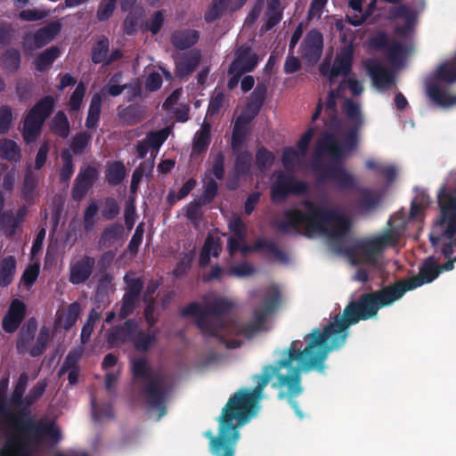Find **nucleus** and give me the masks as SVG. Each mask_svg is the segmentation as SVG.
<instances>
[{
	"instance_id": "1",
	"label": "nucleus",
	"mask_w": 456,
	"mask_h": 456,
	"mask_svg": "<svg viewBox=\"0 0 456 456\" xmlns=\"http://www.w3.org/2000/svg\"><path fill=\"white\" fill-rule=\"evenodd\" d=\"M403 290L397 285H387L370 293L360 295L357 300L351 301L344 309L343 314H336L334 321L324 326L322 330L314 329L304 337L306 346L302 348L301 340H293L284 356L280 360V365L285 366L289 376H279V386L288 385L290 398L300 395L302 386V372L317 370L322 373L325 361L330 351L338 349L346 343L347 329L361 320L375 317L380 308L393 305L403 297Z\"/></svg>"
},
{
	"instance_id": "2",
	"label": "nucleus",
	"mask_w": 456,
	"mask_h": 456,
	"mask_svg": "<svg viewBox=\"0 0 456 456\" xmlns=\"http://www.w3.org/2000/svg\"><path fill=\"white\" fill-rule=\"evenodd\" d=\"M256 296L261 297L262 302L253 310V319L248 322L228 319L235 308V304L224 297H215L205 301L204 307L199 302H191L181 309L180 315L195 317V324L203 336L218 338L227 348H237L242 342L237 338H228L242 336L252 338L267 330L268 318L281 304V293L275 285L256 293Z\"/></svg>"
},
{
	"instance_id": "3",
	"label": "nucleus",
	"mask_w": 456,
	"mask_h": 456,
	"mask_svg": "<svg viewBox=\"0 0 456 456\" xmlns=\"http://www.w3.org/2000/svg\"><path fill=\"white\" fill-rule=\"evenodd\" d=\"M283 368L285 366L280 365V360L274 364L265 365L261 374L253 376L256 387L252 390L240 388L228 399L218 418L217 435L214 436L211 430L204 433V436L209 439L208 448L213 456H235L240 437V428L256 415L263 391L273 377H276V382L273 384V387L279 389L278 399L286 400L295 413L303 418V412L296 400L299 395L290 398L287 395L288 385H278L279 376H289V371L287 374L281 373Z\"/></svg>"
},
{
	"instance_id": "4",
	"label": "nucleus",
	"mask_w": 456,
	"mask_h": 456,
	"mask_svg": "<svg viewBox=\"0 0 456 456\" xmlns=\"http://www.w3.org/2000/svg\"><path fill=\"white\" fill-rule=\"evenodd\" d=\"M342 109L346 116L349 127L341 142L333 133L325 132L321 135L316 143L313 169L319 175V181L330 180L341 190L355 191L358 187L357 179L342 164L323 169L320 160L322 155L328 154L333 160L340 161L346 153L354 151L358 146L359 132L364 123L361 105L351 98H346L343 102Z\"/></svg>"
},
{
	"instance_id": "5",
	"label": "nucleus",
	"mask_w": 456,
	"mask_h": 456,
	"mask_svg": "<svg viewBox=\"0 0 456 456\" xmlns=\"http://www.w3.org/2000/svg\"><path fill=\"white\" fill-rule=\"evenodd\" d=\"M301 205L305 211L293 208L283 213L284 219L279 221L276 228L282 233L291 230L297 231L305 225V232H318L338 241L346 236L351 228V219L336 209H326L322 205L309 200H303Z\"/></svg>"
},
{
	"instance_id": "6",
	"label": "nucleus",
	"mask_w": 456,
	"mask_h": 456,
	"mask_svg": "<svg viewBox=\"0 0 456 456\" xmlns=\"http://www.w3.org/2000/svg\"><path fill=\"white\" fill-rule=\"evenodd\" d=\"M12 418L17 435L5 439L0 456H30V445L39 444L44 437L53 444L61 439V433L53 422L34 420L25 409Z\"/></svg>"
},
{
	"instance_id": "7",
	"label": "nucleus",
	"mask_w": 456,
	"mask_h": 456,
	"mask_svg": "<svg viewBox=\"0 0 456 456\" xmlns=\"http://www.w3.org/2000/svg\"><path fill=\"white\" fill-rule=\"evenodd\" d=\"M438 204L440 216L429 235V240L435 248L441 244V253L449 256L456 245V196L446 184L439 190Z\"/></svg>"
},
{
	"instance_id": "8",
	"label": "nucleus",
	"mask_w": 456,
	"mask_h": 456,
	"mask_svg": "<svg viewBox=\"0 0 456 456\" xmlns=\"http://www.w3.org/2000/svg\"><path fill=\"white\" fill-rule=\"evenodd\" d=\"M131 371L134 379H142L146 381L143 387L146 403L151 409L159 411V419L167 413L165 403L170 391L164 376L154 372L147 360L142 357L133 361Z\"/></svg>"
},
{
	"instance_id": "9",
	"label": "nucleus",
	"mask_w": 456,
	"mask_h": 456,
	"mask_svg": "<svg viewBox=\"0 0 456 456\" xmlns=\"http://www.w3.org/2000/svg\"><path fill=\"white\" fill-rule=\"evenodd\" d=\"M37 330V321L34 317L22 325L16 340V349L20 354L28 353L32 357H38L45 353L50 341V329L45 325L42 326L36 342L32 345Z\"/></svg>"
},
{
	"instance_id": "10",
	"label": "nucleus",
	"mask_w": 456,
	"mask_h": 456,
	"mask_svg": "<svg viewBox=\"0 0 456 456\" xmlns=\"http://www.w3.org/2000/svg\"><path fill=\"white\" fill-rule=\"evenodd\" d=\"M398 240L397 234L389 229L378 236L356 242L353 252L362 264L376 265L383 251L388 247H395Z\"/></svg>"
},
{
	"instance_id": "11",
	"label": "nucleus",
	"mask_w": 456,
	"mask_h": 456,
	"mask_svg": "<svg viewBox=\"0 0 456 456\" xmlns=\"http://www.w3.org/2000/svg\"><path fill=\"white\" fill-rule=\"evenodd\" d=\"M271 200L273 203H281L290 195H305L308 192V184L297 179L292 174L277 171L271 185Z\"/></svg>"
},
{
	"instance_id": "12",
	"label": "nucleus",
	"mask_w": 456,
	"mask_h": 456,
	"mask_svg": "<svg viewBox=\"0 0 456 456\" xmlns=\"http://www.w3.org/2000/svg\"><path fill=\"white\" fill-rule=\"evenodd\" d=\"M440 274L438 264L433 256H429L422 263L419 269V274L407 280H401L395 284L399 290H403V296L409 290H412L424 284L435 281Z\"/></svg>"
},
{
	"instance_id": "13",
	"label": "nucleus",
	"mask_w": 456,
	"mask_h": 456,
	"mask_svg": "<svg viewBox=\"0 0 456 456\" xmlns=\"http://www.w3.org/2000/svg\"><path fill=\"white\" fill-rule=\"evenodd\" d=\"M354 61V52L351 47H344L337 54L333 65L330 67L329 62H323L320 66L321 75L327 77L329 82L333 84L335 78L338 76L347 77L351 71Z\"/></svg>"
},
{
	"instance_id": "14",
	"label": "nucleus",
	"mask_w": 456,
	"mask_h": 456,
	"mask_svg": "<svg viewBox=\"0 0 456 456\" xmlns=\"http://www.w3.org/2000/svg\"><path fill=\"white\" fill-rule=\"evenodd\" d=\"M137 322L127 319L121 325H115L110 329L106 335V341L110 348L119 347L131 343L135 338Z\"/></svg>"
},
{
	"instance_id": "15",
	"label": "nucleus",
	"mask_w": 456,
	"mask_h": 456,
	"mask_svg": "<svg viewBox=\"0 0 456 456\" xmlns=\"http://www.w3.org/2000/svg\"><path fill=\"white\" fill-rule=\"evenodd\" d=\"M99 175L95 167L88 165L81 167L71 190L72 199L76 201L82 200L99 178Z\"/></svg>"
},
{
	"instance_id": "16",
	"label": "nucleus",
	"mask_w": 456,
	"mask_h": 456,
	"mask_svg": "<svg viewBox=\"0 0 456 456\" xmlns=\"http://www.w3.org/2000/svg\"><path fill=\"white\" fill-rule=\"evenodd\" d=\"M26 313L25 303L19 298L12 299L2 320L3 330L9 334L14 333L22 323Z\"/></svg>"
},
{
	"instance_id": "17",
	"label": "nucleus",
	"mask_w": 456,
	"mask_h": 456,
	"mask_svg": "<svg viewBox=\"0 0 456 456\" xmlns=\"http://www.w3.org/2000/svg\"><path fill=\"white\" fill-rule=\"evenodd\" d=\"M258 55L248 45H241L235 53V58L230 64L228 74L233 73L237 69L241 72H251L257 66Z\"/></svg>"
},
{
	"instance_id": "18",
	"label": "nucleus",
	"mask_w": 456,
	"mask_h": 456,
	"mask_svg": "<svg viewBox=\"0 0 456 456\" xmlns=\"http://www.w3.org/2000/svg\"><path fill=\"white\" fill-rule=\"evenodd\" d=\"M364 68L378 88H390L395 77L392 72L387 70L380 61L376 59H368L364 62Z\"/></svg>"
},
{
	"instance_id": "19",
	"label": "nucleus",
	"mask_w": 456,
	"mask_h": 456,
	"mask_svg": "<svg viewBox=\"0 0 456 456\" xmlns=\"http://www.w3.org/2000/svg\"><path fill=\"white\" fill-rule=\"evenodd\" d=\"M323 49V37L317 29H311L302 43V56L308 61L320 60Z\"/></svg>"
},
{
	"instance_id": "20",
	"label": "nucleus",
	"mask_w": 456,
	"mask_h": 456,
	"mask_svg": "<svg viewBox=\"0 0 456 456\" xmlns=\"http://www.w3.org/2000/svg\"><path fill=\"white\" fill-rule=\"evenodd\" d=\"M95 267V259L90 256L82 258L70 265L69 281L73 285L85 283L92 275Z\"/></svg>"
},
{
	"instance_id": "21",
	"label": "nucleus",
	"mask_w": 456,
	"mask_h": 456,
	"mask_svg": "<svg viewBox=\"0 0 456 456\" xmlns=\"http://www.w3.org/2000/svg\"><path fill=\"white\" fill-rule=\"evenodd\" d=\"M201 61L200 50H192L185 53L175 60V77L183 79L194 72Z\"/></svg>"
},
{
	"instance_id": "22",
	"label": "nucleus",
	"mask_w": 456,
	"mask_h": 456,
	"mask_svg": "<svg viewBox=\"0 0 456 456\" xmlns=\"http://www.w3.org/2000/svg\"><path fill=\"white\" fill-rule=\"evenodd\" d=\"M254 115H250L243 111L235 120L232 133L231 146L232 150H237L245 142L248 134V125L255 118Z\"/></svg>"
},
{
	"instance_id": "23",
	"label": "nucleus",
	"mask_w": 456,
	"mask_h": 456,
	"mask_svg": "<svg viewBox=\"0 0 456 456\" xmlns=\"http://www.w3.org/2000/svg\"><path fill=\"white\" fill-rule=\"evenodd\" d=\"M200 32L196 29H177L171 34L170 41L178 50H186L198 43Z\"/></svg>"
},
{
	"instance_id": "24",
	"label": "nucleus",
	"mask_w": 456,
	"mask_h": 456,
	"mask_svg": "<svg viewBox=\"0 0 456 456\" xmlns=\"http://www.w3.org/2000/svg\"><path fill=\"white\" fill-rule=\"evenodd\" d=\"M146 115V107L142 104H130L126 107L118 108V116L123 123L134 126L142 122Z\"/></svg>"
},
{
	"instance_id": "25",
	"label": "nucleus",
	"mask_w": 456,
	"mask_h": 456,
	"mask_svg": "<svg viewBox=\"0 0 456 456\" xmlns=\"http://www.w3.org/2000/svg\"><path fill=\"white\" fill-rule=\"evenodd\" d=\"M37 186V175L31 170H26L20 189V197L27 204L33 205L35 203Z\"/></svg>"
},
{
	"instance_id": "26",
	"label": "nucleus",
	"mask_w": 456,
	"mask_h": 456,
	"mask_svg": "<svg viewBox=\"0 0 456 456\" xmlns=\"http://www.w3.org/2000/svg\"><path fill=\"white\" fill-rule=\"evenodd\" d=\"M266 94L267 85L265 82L258 83L249 96L245 112L256 117L264 105Z\"/></svg>"
},
{
	"instance_id": "27",
	"label": "nucleus",
	"mask_w": 456,
	"mask_h": 456,
	"mask_svg": "<svg viewBox=\"0 0 456 456\" xmlns=\"http://www.w3.org/2000/svg\"><path fill=\"white\" fill-rule=\"evenodd\" d=\"M427 94L436 104L449 107L456 103V95H452L440 85L434 83L428 86Z\"/></svg>"
},
{
	"instance_id": "28",
	"label": "nucleus",
	"mask_w": 456,
	"mask_h": 456,
	"mask_svg": "<svg viewBox=\"0 0 456 456\" xmlns=\"http://www.w3.org/2000/svg\"><path fill=\"white\" fill-rule=\"evenodd\" d=\"M54 99L51 95L41 98L28 112L34 118L45 123L46 118L52 114L54 108Z\"/></svg>"
},
{
	"instance_id": "29",
	"label": "nucleus",
	"mask_w": 456,
	"mask_h": 456,
	"mask_svg": "<svg viewBox=\"0 0 456 456\" xmlns=\"http://www.w3.org/2000/svg\"><path fill=\"white\" fill-rule=\"evenodd\" d=\"M124 232V227L120 223L108 224L100 236V245L104 248L113 246L116 242L122 240Z\"/></svg>"
},
{
	"instance_id": "30",
	"label": "nucleus",
	"mask_w": 456,
	"mask_h": 456,
	"mask_svg": "<svg viewBox=\"0 0 456 456\" xmlns=\"http://www.w3.org/2000/svg\"><path fill=\"white\" fill-rule=\"evenodd\" d=\"M355 191L360 194L357 206L362 211H370L379 206L381 198L370 188L358 186Z\"/></svg>"
},
{
	"instance_id": "31",
	"label": "nucleus",
	"mask_w": 456,
	"mask_h": 456,
	"mask_svg": "<svg viewBox=\"0 0 456 456\" xmlns=\"http://www.w3.org/2000/svg\"><path fill=\"white\" fill-rule=\"evenodd\" d=\"M126 175V169L122 161L115 160L107 163L105 179L110 185H119Z\"/></svg>"
},
{
	"instance_id": "32",
	"label": "nucleus",
	"mask_w": 456,
	"mask_h": 456,
	"mask_svg": "<svg viewBox=\"0 0 456 456\" xmlns=\"http://www.w3.org/2000/svg\"><path fill=\"white\" fill-rule=\"evenodd\" d=\"M210 129V125L204 123L200 129L196 132L192 142L193 155H200L207 151L211 142Z\"/></svg>"
},
{
	"instance_id": "33",
	"label": "nucleus",
	"mask_w": 456,
	"mask_h": 456,
	"mask_svg": "<svg viewBox=\"0 0 456 456\" xmlns=\"http://www.w3.org/2000/svg\"><path fill=\"white\" fill-rule=\"evenodd\" d=\"M49 126L52 133L61 139H66L69 135V121L62 110H58L55 113L50 121Z\"/></svg>"
},
{
	"instance_id": "34",
	"label": "nucleus",
	"mask_w": 456,
	"mask_h": 456,
	"mask_svg": "<svg viewBox=\"0 0 456 456\" xmlns=\"http://www.w3.org/2000/svg\"><path fill=\"white\" fill-rule=\"evenodd\" d=\"M81 307L78 302H73L68 305L66 312L57 315L55 323L65 330H70L77 322Z\"/></svg>"
},
{
	"instance_id": "35",
	"label": "nucleus",
	"mask_w": 456,
	"mask_h": 456,
	"mask_svg": "<svg viewBox=\"0 0 456 456\" xmlns=\"http://www.w3.org/2000/svg\"><path fill=\"white\" fill-rule=\"evenodd\" d=\"M61 55V50L58 46H51L41 52L35 59V69L39 72L47 70L57 58Z\"/></svg>"
},
{
	"instance_id": "36",
	"label": "nucleus",
	"mask_w": 456,
	"mask_h": 456,
	"mask_svg": "<svg viewBox=\"0 0 456 456\" xmlns=\"http://www.w3.org/2000/svg\"><path fill=\"white\" fill-rule=\"evenodd\" d=\"M28 383V375L26 372H21L18 378V380L14 386V389L12 393L10 403L13 408L21 409L25 404V396L27 387Z\"/></svg>"
},
{
	"instance_id": "37",
	"label": "nucleus",
	"mask_w": 456,
	"mask_h": 456,
	"mask_svg": "<svg viewBox=\"0 0 456 456\" xmlns=\"http://www.w3.org/2000/svg\"><path fill=\"white\" fill-rule=\"evenodd\" d=\"M44 123L27 114L22 127V137L26 143L29 144L37 141L41 133Z\"/></svg>"
},
{
	"instance_id": "38",
	"label": "nucleus",
	"mask_w": 456,
	"mask_h": 456,
	"mask_svg": "<svg viewBox=\"0 0 456 456\" xmlns=\"http://www.w3.org/2000/svg\"><path fill=\"white\" fill-rule=\"evenodd\" d=\"M17 261L15 256H8L3 258L0 264V287L9 286L16 273Z\"/></svg>"
},
{
	"instance_id": "39",
	"label": "nucleus",
	"mask_w": 456,
	"mask_h": 456,
	"mask_svg": "<svg viewBox=\"0 0 456 456\" xmlns=\"http://www.w3.org/2000/svg\"><path fill=\"white\" fill-rule=\"evenodd\" d=\"M0 158L11 162H20L21 150L17 142L12 139H0Z\"/></svg>"
},
{
	"instance_id": "40",
	"label": "nucleus",
	"mask_w": 456,
	"mask_h": 456,
	"mask_svg": "<svg viewBox=\"0 0 456 456\" xmlns=\"http://www.w3.org/2000/svg\"><path fill=\"white\" fill-rule=\"evenodd\" d=\"M102 97L100 93L93 94L88 108L87 117L86 119V126L88 129H94L97 126L100 120L102 110Z\"/></svg>"
},
{
	"instance_id": "41",
	"label": "nucleus",
	"mask_w": 456,
	"mask_h": 456,
	"mask_svg": "<svg viewBox=\"0 0 456 456\" xmlns=\"http://www.w3.org/2000/svg\"><path fill=\"white\" fill-rule=\"evenodd\" d=\"M255 248L261 249V251H266L273 258L281 263H288L289 256L282 251L275 242L270 240L257 239L255 241Z\"/></svg>"
},
{
	"instance_id": "42",
	"label": "nucleus",
	"mask_w": 456,
	"mask_h": 456,
	"mask_svg": "<svg viewBox=\"0 0 456 456\" xmlns=\"http://www.w3.org/2000/svg\"><path fill=\"white\" fill-rule=\"evenodd\" d=\"M252 162L253 157L249 151H242L236 154L233 168L237 178L249 175Z\"/></svg>"
},
{
	"instance_id": "43",
	"label": "nucleus",
	"mask_w": 456,
	"mask_h": 456,
	"mask_svg": "<svg viewBox=\"0 0 456 456\" xmlns=\"http://www.w3.org/2000/svg\"><path fill=\"white\" fill-rule=\"evenodd\" d=\"M61 159L62 165L59 171V179L61 183H67L75 171L72 153L69 149H64L61 152Z\"/></svg>"
},
{
	"instance_id": "44",
	"label": "nucleus",
	"mask_w": 456,
	"mask_h": 456,
	"mask_svg": "<svg viewBox=\"0 0 456 456\" xmlns=\"http://www.w3.org/2000/svg\"><path fill=\"white\" fill-rule=\"evenodd\" d=\"M134 337L135 338L132 341V344L134 349L138 352H147L156 341L155 333L144 332L139 328L138 324L136 326V333Z\"/></svg>"
},
{
	"instance_id": "45",
	"label": "nucleus",
	"mask_w": 456,
	"mask_h": 456,
	"mask_svg": "<svg viewBox=\"0 0 456 456\" xmlns=\"http://www.w3.org/2000/svg\"><path fill=\"white\" fill-rule=\"evenodd\" d=\"M1 61L4 69L7 72H16L20 66L21 56L18 49L9 48L5 50L1 56Z\"/></svg>"
},
{
	"instance_id": "46",
	"label": "nucleus",
	"mask_w": 456,
	"mask_h": 456,
	"mask_svg": "<svg viewBox=\"0 0 456 456\" xmlns=\"http://www.w3.org/2000/svg\"><path fill=\"white\" fill-rule=\"evenodd\" d=\"M281 0H267L265 28L272 29L281 20L282 14L280 11Z\"/></svg>"
},
{
	"instance_id": "47",
	"label": "nucleus",
	"mask_w": 456,
	"mask_h": 456,
	"mask_svg": "<svg viewBox=\"0 0 456 456\" xmlns=\"http://www.w3.org/2000/svg\"><path fill=\"white\" fill-rule=\"evenodd\" d=\"M109 48V39L103 36L92 48V61L94 64L103 63L105 66V61L107 60L108 53L110 50Z\"/></svg>"
},
{
	"instance_id": "48",
	"label": "nucleus",
	"mask_w": 456,
	"mask_h": 456,
	"mask_svg": "<svg viewBox=\"0 0 456 456\" xmlns=\"http://www.w3.org/2000/svg\"><path fill=\"white\" fill-rule=\"evenodd\" d=\"M275 160V155L265 147L261 146L256 152V164L261 172H265L271 167Z\"/></svg>"
},
{
	"instance_id": "49",
	"label": "nucleus",
	"mask_w": 456,
	"mask_h": 456,
	"mask_svg": "<svg viewBox=\"0 0 456 456\" xmlns=\"http://www.w3.org/2000/svg\"><path fill=\"white\" fill-rule=\"evenodd\" d=\"M47 387V382L45 379L38 381L28 392V394L25 396V404L23 409H25L29 414V411L28 410L32 404H34L39 398L42 397ZM22 408L20 410L21 411Z\"/></svg>"
},
{
	"instance_id": "50",
	"label": "nucleus",
	"mask_w": 456,
	"mask_h": 456,
	"mask_svg": "<svg viewBox=\"0 0 456 456\" xmlns=\"http://www.w3.org/2000/svg\"><path fill=\"white\" fill-rule=\"evenodd\" d=\"M140 302V297L125 293L122 297V305L118 313V316L121 320L126 319L132 314Z\"/></svg>"
},
{
	"instance_id": "51",
	"label": "nucleus",
	"mask_w": 456,
	"mask_h": 456,
	"mask_svg": "<svg viewBox=\"0 0 456 456\" xmlns=\"http://www.w3.org/2000/svg\"><path fill=\"white\" fill-rule=\"evenodd\" d=\"M169 134L168 128H163L159 131H151L147 134L144 140L152 150H159L166 142Z\"/></svg>"
},
{
	"instance_id": "52",
	"label": "nucleus",
	"mask_w": 456,
	"mask_h": 456,
	"mask_svg": "<svg viewBox=\"0 0 456 456\" xmlns=\"http://www.w3.org/2000/svg\"><path fill=\"white\" fill-rule=\"evenodd\" d=\"M18 226V221L15 220L12 211L8 210L0 214V229L6 232L8 235L12 236Z\"/></svg>"
},
{
	"instance_id": "53",
	"label": "nucleus",
	"mask_w": 456,
	"mask_h": 456,
	"mask_svg": "<svg viewBox=\"0 0 456 456\" xmlns=\"http://www.w3.org/2000/svg\"><path fill=\"white\" fill-rule=\"evenodd\" d=\"M100 316H101L100 313L97 312L94 308L91 309V311L89 312L87 320H86V323L84 324V326L82 327V330H81L80 337H81V341L83 343H86L90 339L91 335L94 331L95 322L97 320H99Z\"/></svg>"
},
{
	"instance_id": "54",
	"label": "nucleus",
	"mask_w": 456,
	"mask_h": 456,
	"mask_svg": "<svg viewBox=\"0 0 456 456\" xmlns=\"http://www.w3.org/2000/svg\"><path fill=\"white\" fill-rule=\"evenodd\" d=\"M120 212V207L117 200L113 197H107L102 208V216L106 220L115 219Z\"/></svg>"
},
{
	"instance_id": "55",
	"label": "nucleus",
	"mask_w": 456,
	"mask_h": 456,
	"mask_svg": "<svg viewBox=\"0 0 456 456\" xmlns=\"http://www.w3.org/2000/svg\"><path fill=\"white\" fill-rule=\"evenodd\" d=\"M118 0H102L97 9L96 18L99 21L108 20L114 13Z\"/></svg>"
},
{
	"instance_id": "56",
	"label": "nucleus",
	"mask_w": 456,
	"mask_h": 456,
	"mask_svg": "<svg viewBox=\"0 0 456 456\" xmlns=\"http://www.w3.org/2000/svg\"><path fill=\"white\" fill-rule=\"evenodd\" d=\"M300 154L293 147H286L282 151V165L287 171H292L299 162Z\"/></svg>"
},
{
	"instance_id": "57",
	"label": "nucleus",
	"mask_w": 456,
	"mask_h": 456,
	"mask_svg": "<svg viewBox=\"0 0 456 456\" xmlns=\"http://www.w3.org/2000/svg\"><path fill=\"white\" fill-rule=\"evenodd\" d=\"M86 86L84 82H79L75 90L73 91L70 98L69 100V107L72 111H77L80 109L85 94H86Z\"/></svg>"
},
{
	"instance_id": "58",
	"label": "nucleus",
	"mask_w": 456,
	"mask_h": 456,
	"mask_svg": "<svg viewBox=\"0 0 456 456\" xmlns=\"http://www.w3.org/2000/svg\"><path fill=\"white\" fill-rule=\"evenodd\" d=\"M90 141V136L85 133L80 132L76 134L70 143V152L74 154L82 153L87 147Z\"/></svg>"
},
{
	"instance_id": "59",
	"label": "nucleus",
	"mask_w": 456,
	"mask_h": 456,
	"mask_svg": "<svg viewBox=\"0 0 456 456\" xmlns=\"http://www.w3.org/2000/svg\"><path fill=\"white\" fill-rule=\"evenodd\" d=\"M13 121L12 108L8 105L0 106V134H5L10 130Z\"/></svg>"
},
{
	"instance_id": "60",
	"label": "nucleus",
	"mask_w": 456,
	"mask_h": 456,
	"mask_svg": "<svg viewBox=\"0 0 456 456\" xmlns=\"http://www.w3.org/2000/svg\"><path fill=\"white\" fill-rule=\"evenodd\" d=\"M144 224L140 223L127 245V250L131 255H136L143 240Z\"/></svg>"
},
{
	"instance_id": "61",
	"label": "nucleus",
	"mask_w": 456,
	"mask_h": 456,
	"mask_svg": "<svg viewBox=\"0 0 456 456\" xmlns=\"http://www.w3.org/2000/svg\"><path fill=\"white\" fill-rule=\"evenodd\" d=\"M337 99L338 97L334 94V92H329L326 97L325 111L329 116L331 123L336 126H338V110H337Z\"/></svg>"
},
{
	"instance_id": "62",
	"label": "nucleus",
	"mask_w": 456,
	"mask_h": 456,
	"mask_svg": "<svg viewBox=\"0 0 456 456\" xmlns=\"http://www.w3.org/2000/svg\"><path fill=\"white\" fill-rule=\"evenodd\" d=\"M127 12L128 13L123 22V30L125 34L132 36L134 35L137 31L140 15L137 13V12L131 10Z\"/></svg>"
},
{
	"instance_id": "63",
	"label": "nucleus",
	"mask_w": 456,
	"mask_h": 456,
	"mask_svg": "<svg viewBox=\"0 0 456 456\" xmlns=\"http://www.w3.org/2000/svg\"><path fill=\"white\" fill-rule=\"evenodd\" d=\"M228 227L235 237L242 240H246L247 227L240 216L232 217L228 224Z\"/></svg>"
},
{
	"instance_id": "64",
	"label": "nucleus",
	"mask_w": 456,
	"mask_h": 456,
	"mask_svg": "<svg viewBox=\"0 0 456 456\" xmlns=\"http://www.w3.org/2000/svg\"><path fill=\"white\" fill-rule=\"evenodd\" d=\"M436 78L446 83H453L456 81V69L447 65L441 64L436 71Z\"/></svg>"
}]
</instances>
